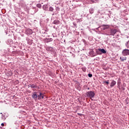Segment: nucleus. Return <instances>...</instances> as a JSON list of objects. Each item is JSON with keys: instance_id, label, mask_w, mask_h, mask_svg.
Listing matches in <instances>:
<instances>
[{"instance_id": "7ed1b4c3", "label": "nucleus", "mask_w": 129, "mask_h": 129, "mask_svg": "<svg viewBox=\"0 0 129 129\" xmlns=\"http://www.w3.org/2000/svg\"><path fill=\"white\" fill-rule=\"evenodd\" d=\"M28 88H31V89H33L34 88H35L36 89H40V87H39L37 84H30L28 85Z\"/></svg>"}, {"instance_id": "f03ea898", "label": "nucleus", "mask_w": 129, "mask_h": 129, "mask_svg": "<svg viewBox=\"0 0 129 129\" xmlns=\"http://www.w3.org/2000/svg\"><path fill=\"white\" fill-rule=\"evenodd\" d=\"M117 30L116 29H112L109 30L107 33L106 35L107 36H114L116 34Z\"/></svg>"}, {"instance_id": "0eeeda50", "label": "nucleus", "mask_w": 129, "mask_h": 129, "mask_svg": "<svg viewBox=\"0 0 129 129\" xmlns=\"http://www.w3.org/2000/svg\"><path fill=\"white\" fill-rule=\"evenodd\" d=\"M46 50L48 52H53V51H54V49H53V47H50V46L46 47Z\"/></svg>"}, {"instance_id": "6ab92c4d", "label": "nucleus", "mask_w": 129, "mask_h": 129, "mask_svg": "<svg viewBox=\"0 0 129 129\" xmlns=\"http://www.w3.org/2000/svg\"><path fill=\"white\" fill-rule=\"evenodd\" d=\"M101 51V53H102L103 54H106V51L105 50L104 48L100 49Z\"/></svg>"}, {"instance_id": "6e6552de", "label": "nucleus", "mask_w": 129, "mask_h": 129, "mask_svg": "<svg viewBox=\"0 0 129 129\" xmlns=\"http://www.w3.org/2000/svg\"><path fill=\"white\" fill-rule=\"evenodd\" d=\"M93 1L92 0H85L84 1V4H85L86 5H88L89 4H92L93 3Z\"/></svg>"}, {"instance_id": "f8f14e48", "label": "nucleus", "mask_w": 129, "mask_h": 129, "mask_svg": "<svg viewBox=\"0 0 129 129\" xmlns=\"http://www.w3.org/2000/svg\"><path fill=\"white\" fill-rule=\"evenodd\" d=\"M7 76L10 77V76H12L13 75V72L12 71H8L6 74Z\"/></svg>"}, {"instance_id": "5701e85b", "label": "nucleus", "mask_w": 129, "mask_h": 129, "mask_svg": "<svg viewBox=\"0 0 129 129\" xmlns=\"http://www.w3.org/2000/svg\"><path fill=\"white\" fill-rule=\"evenodd\" d=\"M36 7L37 8H39V9H41V8H42V5H41V4H37Z\"/></svg>"}, {"instance_id": "f257e3e1", "label": "nucleus", "mask_w": 129, "mask_h": 129, "mask_svg": "<svg viewBox=\"0 0 129 129\" xmlns=\"http://www.w3.org/2000/svg\"><path fill=\"white\" fill-rule=\"evenodd\" d=\"M86 95L87 97H88L89 98H94V96H95V92H94V91H90L86 93Z\"/></svg>"}, {"instance_id": "c85d7f7f", "label": "nucleus", "mask_w": 129, "mask_h": 129, "mask_svg": "<svg viewBox=\"0 0 129 129\" xmlns=\"http://www.w3.org/2000/svg\"><path fill=\"white\" fill-rule=\"evenodd\" d=\"M55 10L57 11V12H59L60 11V8L59 7H56Z\"/></svg>"}, {"instance_id": "9d476101", "label": "nucleus", "mask_w": 129, "mask_h": 129, "mask_svg": "<svg viewBox=\"0 0 129 129\" xmlns=\"http://www.w3.org/2000/svg\"><path fill=\"white\" fill-rule=\"evenodd\" d=\"M89 54L91 56V57H94L95 56H96V53H94V51L93 50H91Z\"/></svg>"}, {"instance_id": "c9c22d12", "label": "nucleus", "mask_w": 129, "mask_h": 129, "mask_svg": "<svg viewBox=\"0 0 129 129\" xmlns=\"http://www.w3.org/2000/svg\"><path fill=\"white\" fill-rule=\"evenodd\" d=\"M119 83H120V82H118L117 83L118 85H119Z\"/></svg>"}, {"instance_id": "c756f323", "label": "nucleus", "mask_w": 129, "mask_h": 129, "mask_svg": "<svg viewBox=\"0 0 129 129\" xmlns=\"http://www.w3.org/2000/svg\"><path fill=\"white\" fill-rule=\"evenodd\" d=\"M14 45H16V46H19V45H20V43L18 42H16Z\"/></svg>"}, {"instance_id": "f3484780", "label": "nucleus", "mask_w": 129, "mask_h": 129, "mask_svg": "<svg viewBox=\"0 0 129 129\" xmlns=\"http://www.w3.org/2000/svg\"><path fill=\"white\" fill-rule=\"evenodd\" d=\"M120 61H121V62H123V61H125L126 60V57H123V56H121L120 57Z\"/></svg>"}, {"instance_id": "20e7f679", "label": "nucleus", "mask_w": 129, "mask_h": 129, "mask_svg": "<svg viewBox=\"0 0 129 129\" xmlns=\"http://www.w3.org/2000/svg\"><path fill=\"white\" fill-rule=\"evenodd\" d=\"M122 54L123 56H128L129 55V50L127 49H125L122 50Z\"/></svg>"}, {"instance_id": "1a4fd4ad", "label": "nucleus", "mask_w": 129, "mask_h": 129, "mask_svg": "<svg viewBox=\"0 0 129 129\" xmlns=\"http://www.w3.org/2000/svg\"><path fill=\"white\" fill-rule=\"evenodd\" d=\"M26 34L27 35H32L33 34V31L31 29H28L26 31Z\"/></svg>"}, {"instance_id": "ea45409f", "label": "nucleus", "mask_w": 129, "mask_h": 129, "mask_svg": "<svg viewBox=\"0 0 129 129\" xmlns=\"http://www.w3.org/2000/svg\"><path fill=\"white\" fill-rule=\"evenodd\" d=\"M124 89H125L124 88H123V90H124Z\"/></svg>"}, {"instance_id": "7c9ffc66", "label": "nucleus", "mask_w": 129, "mask_h": 129, "mask_svg": "<svg viewBox=\"0 0 129 129\" xmlns=\"http://www.w3.org/2000/svg\"><path fill=\"white\" fill-rule=\"evenodd\" d=\"M88 76L90 78L92 77V74H88Z\"/></svg>"}, {"instance_id": "423d86ee", "label": "nucleus", "mask_w": 129, "mask_h": 129, "mask_svg": "<svg viewBox=\"0 0 129 129\" xmlns=\"http://www.w3.org/2000/svg\"><path fill=\"white\" fill-rule=\"evenodd\" d=\"M37 99L38 100H40L41 99H44V94L40 92L39 95H37Z\"/></svg>"}, {"instance_id": "473e14b6", "label": "nucleus", "mask_w": 129, "mask_h": 129, "mask_svg": "<svg viewBox=\"0 0 129 129\" xmlns=\"http://www.w3.org/2000/svg\"><path fill=\"white\" fill-rule=\"evenodd\" d=\"M73 25H74V26H75V27H76V23H73Z\"/></svg>"}, {"instance_id": "39448f33", "label": "nucleus", "mask_w": 129, "mask_h": 129, "mask_svg": "<svg viewBox=\"0 0 129 129\" xmlns=\"http://www.w3.org/2000/svg\"><path fill=\"white\" fill-rule=\"evenodd\" d=\"M32 97L35 101H37L38 99V95H37V92H34L32 93Z\"/></svg>"}, {"instance_id": "a19ab883", "label": "nucleus", "mask_w": 129, "mask_h": 129, "mask_svg": "<svg viewBox=\"0 0 129 129\" xmlns=\"http://www.w3.org/2000/svg\"><path fill=\"white\" fill-rule=\"evenodd\" d=\"M14 39H15V40H16V38H15V37H14Z\"/></svg>"}, {"instance_id": "a211bd4d", "label": "nucleus", "mask_w": 129, "mask_h": 129, "mask_svg": "<svg viewBox=\"0 0 129 129\" xmlns=\"http://www.w3.org/2000/svg\"><path fill=\"white\" fill-rule=\"evenodd\" d=\"M96 54H98V55H100V54H101V51H100V49H96Z\"/></svg>"}, {"instance_id": "58836bf2", "label": "nucleus", "mask_w": 129, "mask_h": 129, "mask_svg": "<svg viewBox=\"0 0 129 129\" xmlns=\"http://www.w3.org/2000/svg\"><path fill=\"white\" fill-rule=\"evenodd\" d=\"M54 29H55V26H53Z\"/></svg>"}, {"instance_id": "dca6fc26", "label": "nucleus", "mask_w": 129, "mask_h": 129, "mask_svg": "<svg viewBox=\"0 0 129 129\" xmlns=\"http://www.w3.org/2000/svg\"><path fill=\"white\" fill-rule=\"evenodd\" d=\"M53 24H54V25H59V24H60V21L54 20L53 22Z\"/></svg>"}, {"instance_id": "a878e982", "label": "nucleus", "mask_w": 129, "mask_h": 129, "mask_svg": "<svg viewBox=\"0 0 129 129\" xmlns=\"http://www.w3.org/2000/svg\"><path fill=\"white\" fill-rule=\"evenodd\" d=\"M82 71H83V72H86V68H85V67L82 68Z\"/></svg>"}, {"instance_id": "ddd939ff", "label": "nucleus", "mask_w": 129, "mask_h": 129, "mask_svg": "<svg viewBox=\"0 0 129 129\" xmlns=\"http://www.w3.org/2000/svg\"><path fill=\"white\" fill-rule=\"evenodd\" d=\"M115 84H116V82H115L114 80H112L110 84V87H113Z\"/></svg>"}, {"instance_id": "2f4dec72", "label": "nucleus", "mask_w": 129, "mask_h": 129, "mask_svg": "<svg viewBox=\"0 0 129 129\" xmlns=\"http://www.w3.org/2000/svg\"><path fill=\"white\" fill-rule=\"evenodd\" d=\"M104 83H106V84H107V85H108V84H109V82L108 81H104Z\"/></svg>"}, {"instance_id": "9b49d317", "label": "nucleus", "mask_w": 129, "mask_h": 129, "mask_svg": "<svg viewBox=\"0 0 129 129\" xmlns=\"http://www.w3.org/2000/svg\"><path fill=\"white\" fill-rule=\"evenodd\" d=\"M6 43L8 44V45H12V44H13L14 42L12 39H9L7 40V41H6Z\"/></svg>"}, {"instance_id": "393cba45", "label": "nucleus", "mask_w": 129, "mask_h": 129, "mask_svg": "<svg viewBox=\"0 0 129 129\" xmlns=\"http://www.w3.org/2000/svg\"><path fill=\"white\" fill-rule=\"evenodd\" d=\"M21 6L22 7H23V8H26V7L27 6V5H26V4L25 3H21Z\"/></svg>"}, {"instance_id": "4468645a", "label": "nucleus", "mask_w": 129, "mask_h": 129, "mask_svg": "<svg viewBox=\"0 0 129 129\" xmlns=\"http://www.w3.org/2000/svg\"><path fill=\"white\" fill-rule=\"evenodd\" d=\"M102 27L103 30H106V29H108V28H109V25L103 24L102 25Z\"/></svg>"}, {"instance_id": "cd10ccee", "label": "nucleus", "mask_w": 129, "mask_h": 129, "mask_svg": "<svg viewBox=\"0 0 129 129\" xmlns=\"http://www.w3.org/2000/svg\"><path fill=\"white\" fill-rule=\"evenodd\" d=\"M52 41H53V39H52V38L48 39L47 43H48V42H52Z\"/></svg>"}, {"instance_id": "f704fd0d", "label": "nucleus", "mask_w": 129, "mask_h": 129, "mask_svg": "<svg viewBox=\"0 0 129 129\" xmlns=\"http://www.w3.org/2000/svg\"><path fill=\"white\" fill-rule=\"evenodd\" d=\"M14 48H17V46L16 45H14Z\"/></svg>"}, {"instance_id": "412c9836", "label": "nucleus", "mask_w": 129, "mask_h": 129, "mask_svg": "<svg viewBox=\"0 0 129 129\" xmlns=\"http://www.w3.org/2000/svg\"><path fill=\"white\" fill-rule=\"evenodd\" d=\"M125 46L129 49V40L125 43Z\"/></svg>"}, {"instance_id": "72a5a7b5", "label": "nucleus", "mask_w": 129, "mask_h": 129, "mask_svg": "<svg viewBox=\"0 0 129 129\" xmlns=\"http://www.w3.org/2000/svg\"><path fill=\"white\" fill-rule=\"evenodd\" d=\"M1 125L2 126H4L5 125V124L4 123H2Z\"/></svg>"}, {"instance_id": "e433bc0d", "label": "nucleus", "mask_w": 129, "mask_h": 129, "mask_svg": "<svg viewBox=\"0 0 129 129\" xmlns=\"http://www.w3.org/2000/svg\"><path fill=\"white\" fill-rule=\"evenodd\" d=\"M88 90H89V89H90L89 88H87Z\"/></svg>"}, {"instance_id": "4c0bfd02", "label": "nucleus", "mask_w": 129, "mask_h": 129, "mask_svg": "<svg viewBox=\"0 0 129 129\" xmlns=\"http://www.w3.org/2000/svg\"><path fill=\"white\" fill-rule=\"evenodd\" d=\"M54 13H53V14H52V16H54Z\"/></svg>"}, {"instance_id": "aec40b11", "label": "nucleus", "mask_w": 129, "mask_h": 129, "mask_svg": "<svg viewBox=\"0 0 129 129\" xmlns=\"http://www.w3.org/2000/svg\"><path fill=\"white\" fill-rule=\"evenodd\" d=\"M89 12H90V14H93V13H94V9H93V8H91L89 10Z\"/></svg>"}, {"instance_id": "bb28decb", "label": "nucleus", "mask_w": 129, "mask_h": 129, "mask_svg": "<svg viewBox=\"0 0 129 129\" xmlns=\"http://www.w3.org/2000/svg\"><path fill=\"white\" fill-rule=\"evenodd\" d=\"M2 119H3V120H5L6 119V116L2 115Z\"/></svg>"}, {"instance_id": "2eb2a0df", "label": "nucleus", "mask_w": 129, "mask_h": 129, "mask_svg": "<svg viewBox=\"0 0 129 129\" xmlns=\"http://www.w3.org/2000/svg\"><path fill=\"white\" fill-rule=\"evenodd\" d=\"M43 9L44 10V11H48V10H49V9L48 8V5H44L43 6Z\"/></svg>"}, {"instance_id": "b1692460", "label": "nucleus", "mask_w": 129, "mask_h": 129, "mask_svg": "<svg viewBox=\"0 0 129 129\" xmlns=\"http://www.w3.org/2000/svg\"><path fill=\"white\" fill-rule=\"evenodd\" d=\"M49 11L50 12H53L54 11V8H53V7H50L49 9Z\"/></svg>"}, {"instance_id": "4be33fe9", "label": "nucleus", "mask_w": 129, "mask_h": 129, "mask_svg": "<svg viewBox=\"0 0 129 129\" xmlns=\"http://www.w3.org/2000/svg\"><path fill=\"white\" fill-rule=\"evenodd\" d=\"M32 10L33 11H34L33 14H35V13H37V12H38V9H37L36 7L33 8Z\"/></svg>"}]
</instances>
